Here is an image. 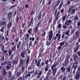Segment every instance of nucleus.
I'll use <instances>...</instances> for the list:
<instances>
[{"label": "nucleus", "instance_id": "57", "mask_svg": "<svg viewBox=\"0 0 80 80\" xmlns=\"http://www.w3.org/2000/svg\"><path fill=\"white\" fill-rule=\"evenodd\" d=\"M41 23V21H40L39 22L37 25H36L37 27H40V24Z\"/></svg>", "mask_w": 80, "mask_h": 80}, {"label": "nucleus", "instance_id": "49", "mask_svg": "<svg viewBox=\"0 0 80 80\" xmlns=\"http://www.w3.org/2000/svg\"><path fill=\"white\" fill-rule=\"evenodd\" d=\"M65 25H66V26H68V25H69V24H68V22H67V21L66 20L65 22Z\"/></svg>", "mask_w": 80, "mask_h": 80}, {"label": "nucleus", "instance_id": "28", "mask_svg": "<svg viewBox=\"0 0 80 80\" xmlns=\"http://www.w3.org/2000/svg\"><path fill=\"white\" fill-rule=\"evenodd\" d=\"M56 67H57V64L55 63H54L53 65H52L51 66V69L52 68H55Z\"/></svg>", "mask_w": 80, "mask_h": 80}, {"label": "nucleus", "instance_id": "60", "mask_svg": "<svg viewBox=\"0 0 80 80\" xmlns=\"http://www.w3.org/2000/svg\"><path fill=\"white\" fill-rule=\"evenodd\" d=\"M48 67L45 68V71L46 72H48Z\"/></svg>", "mask_w": 80, "mask_h": 80}, {"label": "nucleus", "instance_id": "11", "mask_svg": "<svg viewBox=\"0 0 80 80\" xmlns=\"http://www.w3.org/2000/svg\"><path fill=\"white\" fill-rule=\"evenodd\" d=\"M78 58V56L76 54H73V59L74 61H75Z\"/></svg>", "mask_w": 80, "mask_h": 80}, {"label": "nucleus", "instance_id": "56", "mask_svg": "<svg viewBox=\"0 0 80 80\" xmlns=\"http://www.w3.org/2000/svg\"><path fill=\"white\" fill-rule=\"evenodd\" d=\"M48 76H47L45 78H44L43 80H48Z\"/></svg>", "mask_w": 80, "mask_h": 80}, {"label": "nucleus", "instance_id": "19", "mask_svg": "<svg viewBox=\"0 0 80 80\" xmlns=\"http://www.w3.org/2000/svg\"><path fill=\"white\" fill-rule=\"evenodd\" d=\"M31 74H27L25 75L24 76V77L25 78H26L27 79L28 77H30Z\"/></svg>", "mask_w": 80, "mask_h": 80}, {"label": "nucleus", "instance_id": "63", "mask_svg": "<svg viewBox=\"0 0 80 80\" xmlns=\"http://www.w3.org/2000/svg\"><path fill=\"white\" fill-rule=\"evenodd\" d=\"M78 16H76V17L74 18V20H78Z\"/></svg>", "mask_w": 80, "mask_h": 80}, {"label": "nucleus", "instance_id": "17", "mask_svg": "<svg viewBox=\"0 0 80 80\" xmlns=\"http://www.w3.org/2000/svg\"><path fill=\"white\" fill-rule=\"evenodd\" d=\"M7 74H8V73L7 72H6V70H5V69L3 71L2 75L4 76H7Z\"/></svg>", "mask_w": 80, "mask_h": 80}, {"label": "nucleus", "instance_id": "36", "mask_svg": "<svg viewBox=\"0 0 80 80\" xmlns=\"http://www.w3.org/2000/svg\"><path fill=\"white\" fill-rule=\"evenodd\" d=\"M6 68L7 70H10L11 68V66L9 65H8L6 66Z\"/></svg>", "mask_w": 80, "mask_h": 80}, {"label": "nucleus", "instance_id": "6", "mask_svg": "<svg viewBox=\"0 0 80 80\" xmlns=\"http://www.w3.org/2000/svg\"><path fill=\"white\" fill-rule=\"evenodd\" d=\"M26 53L27 52H26V51H23L21 53L20 55L22 58H25V55H26Z\"/></svg>", "mask_w": 80, "mask_h": 80}, {"label": "nucleus", "instance_id": "10", "mask_svg": "<svg viewBox=\"0 0 80 80\" xmlns=\"http://www.w3.org/2000/svg\"><path fill=\"white\" fill-rule=\"evenodd\" d=\"M33 17H32L31 21L30 22L29 25L28 27H30V25H31L32 23V25H33Z\"/></svg>", "mask_w": 80, "mask_h": 80}, {"label": "nucleus", "instance_id": "51", "mask_svg": "<svg viewBox=\"0 0 80 80\" xmlns=\"http://www.w3.org/2000/svg\"><path fill=\"white\" fill-rule=\"evenodd\" d=\"M62 47L61 46H58V50L60 52V49H62Z\"/></svg>", "mask_w": 80, "mask_h": 80}, {"label": "nucleus", "instance_id": "32", "mask_svg": "<svg viewBox=\"0 0 80 80\" xmlns=\"http://www.w3.org/2000/svg\"><path fill=\"white\" fill-rule=\"evenodd\" d=\"M4 29H5V26H3L2 27L1 29H0V31L1 32L3 33L4 31Z\"/></svg>", "mask_w": 80, "mask_h": 80}, {"label": "nucleus", "instance_id": "41", "mask_svg": "<svg viewBox=\"0 0 80 80\" xmlns=\"http://www.w3.org/2000/svg\"><path fill=\"white\" fill-rule=\"evenodd\" d=\"M75 29H72L70 33L71 35H72V34L74 33V32H75Z\"/></svg>", "mask_w": 80, "mask_h": 80}, {"label": "nucleus", "instance_id": "50", "mask_svg": "<svg viewBox=\"0 0 80 80\" xmlns=\"http://www.w3.org/2000/svg\"><path fill=\"white\" fill-rule=\"evenodd\" d=\"M18 41H19V38L18 37L16 38V42L18 43Z\"/></svg>", "mask_w": 80, "mask_h": 80}, {"label": "nucleus", "instance_id": "44", "mask_svg": "<svg viewBox=\"0 0 80 80\" xmlns=\"http://www.w3.org/2000/svg\"><path fill=\"white\" fill-rule=\"evenodd\" d=\"M2 51L3 53L5 54H6V53H7V52H8V50H3Z\"/></svg>", "mask_w": 80, "mask_h": 80}, {"label": "nucleus", "instance_id": "1", "mask_svg": "<svg viewBox=\"0 0 80 80\" xmlns=\"http://www.w3.org/2000/svg\"><path fill=\"white\" fill-rule=\"evenodd\" d=\"M78 61H76L75 63H74L72 65L73 68H74V70L73 71V73L74 75L75 73V71H76V70L77 69V68L78 67Z\"/></svg>", "mask_w": 80, "mask_h": 80}, {"label": "nucleus", "instance_id": "40", "mask_svg": "<svg viewBox=\"0 0 80 80\" xmlns=\"http://www.w3.org/2000/svg\"><path fill=\"white\" fill-rule=\"evenodd\" d=\"M69 32L70 31H67L65 33L66 35L68 36H70V34L69 33Z\"/></svg>", "mask_w": 80, "mask_h": 80}, {"label": "nucleus", "instance_id": "34", "mask_svg": "<svg viewBox=\"0 0 80 80\" xmlns=\"http://www.w3.org/2000/svg\"><path fill=\"white\" fill-rule=\"evenodd\" d=\"M32 28H30L28 31V32L31 35L32 33H31V32H32Z\"/></svg>", "mask_w": 80, "mask_h": 80}, {"label": "nucleus", "instance_id": "33", "mask_svg": "<svg viewBox=\"0 0 80 80\" xmlns=\"http://www.w3.org/2000/svg\"><path fill=\"white\" fill-rule=\"evenodd\" d=\"M75 35H76V38H78V37L79 36V32H76Z\"/></svg>", "mask_w": 80, "mask_h": 80}, {"label": "nucleus", "instance_id": "27", "mask_svg": "<svg viewBox=\"0 0 80 80\" xmlns=\"http://www.w3.org/2000/svg\"><path fill=\"white\" fill-rule=\"evenodd\" d=\"M8 52L9 53V56H10L12 55V52L10 49H8Z\"/></svg>", "mask_w": 80, "mask_h": 80}, {"label": "nucleus", "instance_id": "14", "mask_svg": "<svg viewBox=\"0 0 80 80\" xmlns=\"http://www.w3.org/2000/svg\"><path fill=\"white\" fill-rule=\"evenodd\" d=\"M60 11H58V12L57 15L56 17V20H58V19L59 18L58 17H59V15H60Z\"/></svg>", "mask_w": 80, "mask_h": 80}, {"label": "nucleus", "instance_id": "13", "mask_svg": "<svg viewBox=\"0 0 80 80\" xmlns=\"http://www.w3.org/2000/svg\"><path fill=\"white\" fill-rule=\"evenodd\" d=\"M60 70L62 73H64V72H65L66 68L62 66L60 68Z\"/></svg>", "mask_w": 80, "mask_h": 80}, {"label": "nucleus", "instance_id": "24", "mask_svg": "<svg viewBox=\"0 0 80 80\" xmlns=\"http://www.w3.org/2000/svg\"><path fill=\"white\" fill-rule=\"evenodd\" d=\"M41 60H42L41 59H39L37 63V67H39V66H40V63L41 62Z\"/></svg>", "mask_w": 80, "mask_h": 80}, {"label": "nucleus", "instance_id": "54", "mask_svg": "<svg viewBox=\"0 0 80 80\" xmlns=\"http://www.w3.org/2000/svg\"><path fill=\"white\" fill-rule=\"evenodd\" d=\"M7 63V62H4L1 63V65H6Z\"/></svg>", "mask_w": 80, "mask_h": 80}, {"label": "nucleus", "instance_id": "29", "mask_svg": "<svg viewBox=\"0 0 80 80\" xmlns=\"http://www.w3.org/2000/svg\"><path fill=\"white\" fill-rule=\"evenodd\" d=\"M12 12H10L8 15V17L9 18H10L12 17Z\"/></svg>", "mask_w": 80, "mask_h": 80}, {"label": "nucleus", "instance_id": "55", "mask_svg": "<svg viewBox=\"0 0 80 80\" xmlns=\"http://www.w3.org/2000/svg\"><path fill=\"white\" fill-rule=\"evenodd\" d=\"M30 40L31 41L32 40V41H34V40H35V38L33 37L32 38V37H31L30 38Z\"/></svg>", "mask_w": 80, "mask_h": 80}, {"label": "nucleus", "instance_id": "53", "mask_svg": "<svg viewBox=\"0 0 80 80\" xmlns=\"http://www.w3.org/2000/svg\"><path fill=\"white\" fill-rule=\"evenodd\" d=\"M65 12V9H64V8H62L61 10V13H63V12Z\"/></svg>", "mask_w": 80, "mask_h": 80}, {"label": "nucleus", "instance_id": "46", "mask_svg": "<svg viewBox=\"0 0 80 80\" xmlns=\"http://www.w3.org/2000/svg\"><path fill=\"white\" fill-rule=\"evenodd\" d=\"M67 18V16H64L62 18V21H65L66 19V18Z\"/></svg>", "mask_w": 80, "mask_h": 80}, {"label": "nucleus", "instance_id": "42", "mask_svg": "<svg viewBox=\"0 0 80 80\" xmlns=\"http://www.w3.org/2000/svg\"><path fill=\"white\" fill-rule=\"evenodd\" d=\"M74 50V53H76V52H77L78 50V48L76 47V48H75Z\"/></svg>", "mask_w": 80, "mask_h": 80}, {"label": "nucleus", "instance_id": "8", "mask_svg": "<svg viewBox=\"0 0 80 80\" xmlns=\"http://www.w3.org/2000/svg\"><path fill=\"white\" fill-rule=\"evenodd\" d=\"M23 62H24V59L22 58L20 59V66H23Z\"/></svg>", "mask_w": 80, "mask_h": 80}, {"label": "nucleus", "instance_id": "64", "mask_svg": "<svg viewBox=\"0 0 80 80\" xmlns=\"http://www.w3.org/2000/svg\"><path fill=\"white\" fill-rule=\"evenodd\" d=\"M77 72H80V67L78 66V71Z\"/></svg>", "mask_w": 80, "mask_h": 80}, {"label": "nucleus", "instance_id": "35", "mask_svg": "<svg viewBox=\"0 0 80 80\" xmlns=\"http://www.w3.org/2000/svg\"><path fill=\"white\" fill-rule=\"evenodd\" d=\"M75 9H74L71 13V15L75 14Z\"/></svg>", "mask_w": 80, "mask_h": 80}, {"label": "nucleus", "instance_id": "58", "mask_svg": "<svg viewBox=\"0 0 80 80\" xmlns=\"http://www.w3.org/2000/svg\"><path fill=\"white\" fill-rule=\"evenodd\" d=\"M77 28H78L80 26V21H78L77 24Z\"/></svg>", "mask_w": 80, "mask_h": 80}, {"label": "nucleus", "instance_id": "31", "mask_svg": "<svg viewBox=\"0 0 80 80\" xmlns=\"http://www.w3.org/2000/svg\"><path fill=\"white\" fill-rule=\"evenodd\" d=\"M57 28L58 29H60L62 28V24L59 23L58 26Z\"/></svg>", "mask_w": 80, "mask_h": 80}, {"label": "nucleus", "instance_id": "61", "mask_svg": "<svg viewBox=\"0 0 80 80\" xmlns=\"http://www.w3.org/2000/svg\"><path fill=\"white\" fill-rule=\"evenodd\" d=\"M46 45H50V42L48 41H47L46 42Z\"/></svg>", "mask_w": 80, "mask_h": 80}, {"label": "nucleus", "instance_id": "2", "mask_svg": "<svg viewBox=\"0 0 80 80\" xmlns=\"http://www.w3.org/2000/svg\"><path fill=\"white\" fill-rule=\"evenodd\" d=\"M68 59H69V55H68L66 57L65 61L62 64L63 67H66L68 65Z\"/></svg>", "mask_w": 80, "mask_h": 80}, {"label": "nucleus", "instance_id": "18", "mask_svg": "<svg viewBox=\"0 0 80 80\" xmlns=\"http://www.w3.org/2000/svg\"><path fill=\"white\" fill-rule=\"evenodd\" d=\"M42 71H41L39 73L38 75L37 76V78H38V79H39V78H40V77H41V75H42Z\"/></svg>", "mask_w": 80, "mask_h": 80}, {"label": "nucleus", "instance_id": "23", "mask_svg": "<svg viewBox=\"0 0 80 80\" xmlns=\"http://www.w3.org/2000/svg\"><path fill=\"white\" fill-rule=\"evenodd\" d=\"M7 23V22L5 21H4L3 22H1L0 23V26L1 27H2V26H3V25H5Z\"/></svg>", "mask_w": 80, "mask_h": 80}, {"label": "nucleus", "instance_id": "4", "mask_svg": "<svg viewBox=\"0 0 80 80\" xmlns=\"http://www.w3.org/2000/svg\"><path fill=\"white\" fill-rule=\"evenodd\" d=\"M60 37H61V34H59L58 33H57L56 34V36L54 37V40H56L57 39V37L58 38V40H60Z\"/></svg>", "mask_w": 80, "mask_h": 80}, {"label": "nucleus", "instance_id": "9", "mask_svg": "<svg viewBox=\"0 0 80 80\" xmlns=\"http://www.w3.org/2000/svg\"><path fill=\"white\" fill-rule=\"evenodd\" d=\"M18 63V59H15L13 60L12 61V64L13 65H17Z\"/></svg>", "mask_w": 80, "mask_h": 80}, {"label": "nucleus", "instance_id": "12", "mask_svg": "<svg viewBox=\"0 0 80 80\" xmlns=\"http://www.w3.org/2000/svg\"><path fill=\"white\" fill-rule=\"evenodd\" d=\"M62 5H63V2H62L60 4L58 8L56 10L55 13H57V10H58V9L59 10H60V9H61V8H62Z\"/></svg>", "mask_w": 80, "mask_h": 80}, {"label": "nucleus", "instance_id": "15", "mask_svg": "<svg viewBox=\"0 0 80 80\" xmlns=\"http://www.w3.org/2000/svg\"><path fill=\"white\" fill-rule=\"evenodd\" d=\"M52 70L51 69H49L47 73V75H52Z\"/></svg>", "mask_w": 80, "mask_h": 80}, {"label": "nucleus", "instance_id": "5", "mask_svg": "<svg viewBox=\"0 0 80 80\" xmlns=\"http://www.w3.org/2000/svg\"><path fill=\"white\" fill-rule=\"evenodd\" d=\"M49 41H51L53 37V31H52V30H51L49 32Z\"/></svg>", "mask_w": 80, "mask_h": 80}, {"label": "nucleus", "instance_id": "47", "mask_svg": "<svg viewBox=\"0 0 80 80\" xmlns=\"http://www.w3.org/2000/svg\"><path fill=\"white\" fill-rule=\"evenodd\" d=\"M8 65H9V66H12V62L11 61H9L8 62Z\"/></svg>", "mask_w": 80, "mask_h": 80}, {"label": "nucleus", "instance_id": "52", "mask_svg": "<svg viewBox=\"0 0 80 80\" xmlns=\"http://www.w3.org/2000/svg\"><path fill=\"white\" fill-rule=\"evenodd\" d=\"M4 60H5V59H4V56H3L1 58L0 60L1 62H3L4 61Z\"/></svg>", "mask_w": 80, "mask_h": 80}, {"label": "nucleus", "instance_id": "22", "mask_svg": "<svg viewBox=\"0 0 80 80\" xmlns=\"http://www.w3.org/2000/svg\"><path fill=\"white\" fill-rule=\"evenodd\" d=\"M12 51H15L16 50V45H14L11 48Z\"/></svg>", "mask_w": 80, "mask_h": 80}, {"label": "nucleus", "instance_id": "25", "mask_svg": "<svg viewBox=\"0 0 80 80\" xmlns=\"http://www.w3.org/2000/svg\"><path fill=\"white\" fill-rule=\"evenodd\" d=\"M11 27H12V22H9L8 25V28H10Z\"/></svg>", "mask_w": 80, "mask_h": 80}, {"label": "nucleus", "instance_id": "62", "mask_svg": "<svg viewBox=\"0 0 80 80\" xmlns=\"http://www.w3.org/2000/svg\"><path fill=\"white\" fill-rule=\"evenodd\" d=\"M32 41H30V42L29 43V48H30V47H31V46H32Z\"/></svg>", "mask_w": 80, "mask_h": 80}, {"label": "nucleus", "instance_id": "7", "mask_svg": "<svg viewBox=\"0 0 80 80\" xmlns=\"http://www.w3.org/2000/svg\"><path fill=\"white\" fill-rule=\"evenodd\" d=\"M52 72L53 74V76H54V75L56 74L57 73V68H52Z\"/></svg>", "mask_w": 80, "mask_h": 80}, {"label": "nucleus", "instance_id": "59", "mask_svg": "<svg viewBox=\"0 0 80 80\" xmlns=\"http://www.w3.org/2000/svg\"><path fill=\"white\" fill-rule=\"evenodd\" d=\"M72 11V10L71 9H69V11L68 12V13L69 15L70 14V13H71Z\"/></svg>", "mask_w": 80, "mask_h": 80}, {"label": "nucleus", "instance_id": "37", "mask_svg": "<svg viewBox=\"0 0 80 80\" xmlns=\"http://www.w3.org/2000/svg\"><path fill=\"white\" fill-rule=\"evenodd\" d=\"M66 21H67L68 23H69V25H71V24H70V23H72V21H71V20H66Z\"/></svg>", "mask_w": 80, "mask_h": 80}, {"label": "nucleus", "instance_id": "20", "mask_svg": "<svg viewBox=\"0 0 80 80\" xmlns=\"http://www.w3.org/2000/svg\"><path fill=\"white\" fill-rule=\"evenodd\" d=\"M29 60H30V56H27V59L26 60V63L28 65V62H29Z\"/></svg>", "mask_w": 80, "mask_h": 80}, {"label": "nucleus", "instance_id": "30", "mask_svg": "<svg viewBox=\"0 0 80 80\" xmlns=\"http://www.w3.org/2000/svg\"><path fill=\"white\" fill-rule=\"evenodd\" d=\"M71 71V68H67V70L66 71V73H67V72L70 73Z\"/></svg>", "mask_w": 80, "mask_h": 80}, {"label": "nucleus", "instance_id": "43", "mask_svg": "<svg viewBox=\"0 0 80 80\" xmlns=\"http://www.w3.org/2000/svg\"><path fill=\"white\" fill-rule=\"evenodd\" d=\"M62 28L63 29H67V26L66 25H63Z\"/></svg>", "mask_w": 80, "mask_h": 80}, {"label": "nucleus", "instance_id": "21", "mask_svg": "<svg viewBox=\"0 0 80 80\" xmlns=\"http://www.w3.org/2000/svg\"><path fill=\"white\" fill-rule=\"evenodd\" d=\"M21 42H19L18 44L17 45V48L18 50L19 48H20V45H21Z\"/></svg>", "mask_w": 80, "mask_h": 80}, {"label": "nucleus", "instance_id": "3", "mask_svg": "<svg viewBox=\"0 0 80 80\" xmlns=\"http://www.w3.org/2000/svg\"><path fill=\"white\" fill-rule=\"evenodd\" d=\"M80 78V72H77L76 73V76L75 77V78L76 80H79Z\"/></svg>", "mask_w": 80, "mask_h": 80}, {"label": "nucleus", "instance_id": "48", "mask_svg": "<svg viewBox=\"0 0 80 80\" xmlns=\"http://www.w3.org/2000/svg\"><path fill=\"white\" fill-rule=\"evenodd\" d=\"M41 17H42V13H40L39 14V16L38 17V20H40V19Z\"/></svg>", "mask_w": 80, "mask_h": 80}, {"label": "nucleus", "instance_id": "45", "mask_svg": "<svg viewBox=\"0 0 80 80\" xmlns=\"http://www.w3.org/2000/svg\"><path fill=\"white\" fill-rule=\"evenodd\" d=\"M24 78L22 77H21L18 78V80H24Z\"/></svg>", "mask_w": 80, "mask_h": 80}, {"label": "nucleus", "instance_id": "38", "mask_svg": "<svg viewBox=\"0 0 80 80\" xmlns=\"http://www.w3.org/2000/svg\"><path fill=\"white\" fill-rule=\"evenodd\" d=\"M21 74H22V73L20 72H18L17 74V77H20V75H21Z\"/></svg>", "mask_w": 80, "mask_h": 80}, {"label": "nucleus", "instance_id": "39", "mask_svg": "<svg viewBox=\"0 0 80 80\" xmlns=\"http://www.w3.org/2000/svg\"><path fill=\"white\" fill-rule=\"evenodd\" d=\"M8 73L9 75V77H11L12 76V72L9 71L8 72Z\"/></svg>", "mask_w": 80, "mask_h": 80}, {"label": "nucleus", "instance_id": "16", "mask_svg": "<svg viewBox=\"0 0 80 80\" xmlns=\"http://www.w3.org/2000/svg\"><path fill=\"white\" fill-rule=\"evenodd\" d=\"M38 28H39V27H38V26H36L34 30L35 33H37V32L38 31Z\"/></svg>", "mask_w": 80, "mask_h": 80}, {"label": "nucleus", "instance_id": "26", "mask_svg": "<svg viewBox=\"0 0 80 80\" xmlns=\"http://www.w3.org/2000/svg\"><path fill=\"white\" fill-rule=\"evenodd\" d=\"M65 43V41H64L63 42H60L59 43V45L60 46L62 47H63V45H64Z\"/></svg>", "mask_w": 80, "mask_h": 80}]
</instances>
